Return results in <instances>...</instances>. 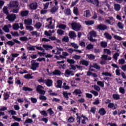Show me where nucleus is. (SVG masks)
Listing matches in <instances>:
<instances>
[{
	"instance_id": "obj_39",
	"label": "nucleus",
	"mask_w": 126,
	"mask_h": 126,
	"mask_svg": "<svg viewBox=\"0 0 126 126\" xmlns=\"http://www.w3.org/2000/svg\"><path fill=\"white\" fill-rule=\"evenodd\" d=\"M72 59H74V60H78L80 59H81V56L80 55H74L72 57Z\"/></svg>"
},
{
	"instance_id": "obj_6",
	"label": "nucleus",
	"mask_w": 126,
	"mask_h": 126,
	"mask_svg": "<svg viewBox=\"0 0 126 126\" xmlns=\"http://www.w3.org/2000/svg\"><path fill=\"white\" fill-rule=\"evenodd\" d=\"M43 89H44V87H43L41 85H38L36 87V91H37V92H38V93H39V94L44 95V94H45V93H46V92L45 91L43 90Z\"/></svg>"
},
{
	"instance_id": "obj_47",
	"label": "nucleus",
	"mask_w": 126,
	"mask_h": 126,
	"mask_svg": "<svg viewBox=\"0 0 126 126\" xmlns=\"http://www.w3.org/2000/svg\"><path fill=\"white\" fill-rule=\"evenodd\" d=\"M38 82H39V83H46V80H44L43 78L41 77L40 78L38 79L37 80Z\"/></svg>"
},
{
	"instance_id": "obj_29",
	"label": "nucleus",
	"mask_w": 126,
	"mask_h": 126,
	"mask_svg": "<svg viewBox=\"0 0 126 126\" xmlns=\"http://www.w3.org/2000/svg\"><path fill=\"white\" fill-rule=\"evenodd\" d=\"M85 17H90L91 16L90 10H87L85 12Z\"/></svg>"
},
{
	"instance_id": "obj_62",
	"label": "nucleus",
	"mask_w": 126,
	"mask_h": 126,
	"mask_svg": "<svg viewBox=\"0 0 126 126\" xmlns=\"http://www.w3.org/2000/svg\"><path fill=\"white\" fill-rule=\"evenodd\" d=\"M94 90H96V91L99 92L100 90V87H99V86H97L96 85H94Z\"/></svg>"
},
{
	"instance_id": "obj_10",
	"label": "nucleus",
	"mask_w": 126,
	"mask_h": 126,
	"mask_svg": "<svg viewBox=\"0 0 126 126\" xmlns=\"http://www.w3.org/2000/svg\"><path fill=\"white\" fill-rule=\"evenodd\" d=\"M69 75H72V76H73V75H74V73H73V71H70L68 69L66 70L65 71V76L66 77H68Z\"/></svg>"
},
{
	"instance_id": "obj_13",
	"label": "nucleus",
	"mask_w": 126,
	"mask_h": 126,
	"mask_svg": "<svg viewBox=\"0 0 126 126\" xmlns=\"http://www.w3.org/2000/svg\"><path fill=\"white\" fill-rule=\"evenodd\" d=\"M45 84L48 87H50V86H52L53 85V81L49 79H46L45 81Z\"/></svg>"
},
{
	"instance_id": "obj_11",
	"label": "nucleus",
	"mask_w": 126,
	"mask_h": 126,
	"mask_svg": "<svg viewBox=\"0 0 126 126\" xmlns=\"http://www.w3.org/2000/svg\"><path fill=\"white\" fill-rule=\"evenodd\" d=\"M88 2H90L93 4H96V6H99V0H86Z\"/></svg>"
},
{
	"instance_id": "obj_51",
	"label": "nucleus",
	"mask_w": 126,
	"mask_h": 126,
	"mask_svg": "<svg viewBox=\"0 0 126 126\" xmlns=\"http://www.w3.org/2000/svg\"><path fill=\"white\" fill-rule=\"evenodd\" d=\"M73 94H76V95H78V94H81V93H82L81 92V91H80L79 89H76L74 90V92L73 93Z\"/></svg>"
},
{
	"instance_id": "obj_48",
	"label": "nucleus",
	"mask_w": 126,
	"mask_h": 126,
	"mask_svg": "<svg viewBox=\"0 0 126 126\" xmlns=\"http://www.w3.org/2000/svg\"><path fill=\"white\" fill-rule=\"evenodd\" d=\"M32 123H33V120L29 118L26 120L25 124H32Z\"/></svg>"
},
{
	"instance_id": "obj_36",
	"label": "nucleus",
	"mask_w": 126,
	"mask_h": 126,
	"mask_svg": "<svg viewBox=\"0 0 126 126\" xmlns=\"http://www.w3.org/2000/svg\"><path fill=\"white\" fill-rule=\"evenodd\" d=\"M70 45L72 48H74V49H78L79 48V46H78L77 44H75V43H70Z\"/></svg>"
},
{
	"instance_id": "obj_19",
	"label": "nucleus",
	"mask_w": 126,
	"mask_h": 126,
	"mask_svg": "<svg viewBox=\"0 0 126 126\" xmlns=\"http://www.w3.org/2000/svg\"><path fill=\"white\" fill-rule=\"evenodd\" d=\"M28 13H29V11H22L21 12V16L24 17V16H27V15H28Z\"/></svg>"
},
{
	"instance_id": "obj_49",
	"label": "nucleus",
	"mask_w": 126,
	"mask_h": 126,
	"mask_svg": "<svg viewBox=\"0 0 126 126\" xmlns=\"http://www.w3.org/2000/svg\"><path fill=\"white\" fill-rule=\"evenodd\" d=\"M11 34H12V35L13 36V37H19V33H18V32H11Z\"/></svg>"
},
{
	"instance_id": "obj_5",
	"label": "nucleus",
	"mask_w": 126,
	"mask_h": 126,
	"mask_svg": "<svg viewBox=\"0 0 126 126\" xmlns=\"http://www.w3.org/2000/svg\"><path fill=\"white\" fill-rule=\"evenodd\" d=\"M96 29H99V30L101 31H105V30L108 29V27L105 24H101L97 25Z\"/></svg>"
},
{
	"instance_id": "obj_42",
	"label": "nucleus",
	"mask_w": 126,
	"mask_h": 126,
	"mask_svg": "<svg viewBox=\"0 0 126 126\" xmlns=\"http://www.w3.org/2000/svg\"><path fill=\"white\" fill-rule=\"evenodd\" d=\"M64 12L66 15H70V14H71V11L69 8H67V9L65 10Z\"/></svg>"
},
{
	"instance_id": "obj_34",
	"label": "nucleus",
	"mask_w": 126,
	"mask_h": 126,
	"mask_svg": "<svg viewBox=\"0 0 126 126\" xmlns=\"http://www.w3.org/2000/svg\"><path fill=\"white\" fill-rule=\"evenodd\" d=\"M13 29L14 30H18L19 29V24L16 23L13 25Z\"/></svg>"
},
{
	"instance_id": "obj_60",
	"label": "nucleus",
	"mask_w": 126,
	"mask_h": 126,
	"mask_svg": "<svg viewBox=\"0 0 126 126\" xmlns=\"http://www.w3.org/2000/svg\"><path fill=\"white\" fill-rule=\"evenodd\" d=\"M12 118L14 120H15L17 122H20L21 121V118H19L16 116H13Z\"/></svg>"
},
{
	"instance_id": "obj_64",
	"label": "nucleus",
	"mask_w": 126,
	"mask_h": 126,
	"mask_svg": "<svg viewBox=\"0 0 126 126\" xmlns=\"http://www.w3.org/2000/svg\"><path fill=\"white\" fill-rule=\"evenodd\" d=\"M94 47V45H93L92 44H89L87 46V49L88 50H91V49H93Z\"/></svg>"
},
{
	"instance_id": "obj_50",
	"label": "nucleus",
	"mask_w": 126,
	"mask_h": 126,
	"mask_svg": "<svg viewBox=\"0 0 126 126\" xmlns=\"http://www.w3.org/2000/svg\"><path fill=\"white\" fill-rule=\"evenodd\" d=\"M119 64H125L126 63V61L124 59L119 60Z\"/></svg>"
},
{
	"instance_id": "obj_61",
	"label": "nucleus",
	"mask_w": 126,
	"mask_h": 126,
	"mask_svg": "<svg viewBox=\"0 0 126 126\" xmlns=\"http://www.w3.org/2000/svg\"><path fill=\"white\" fill-rule=\"evenodd\" d=\"M114 38H115L116 40H118V41H122V40H123V38L118 35H114Z\"/></svg>"
},
{
	"instance_id": "obj_28",
	"label": "nucleus",
	"mask_w": 126,
	"mask_h": 126,
	"mask_svg": "<svg viewBox=\"0 0 126 126\" xmlns=\"http://www.w3.org/2000/svg\"><path fill=\"white\" fill-rule=\"evenodd\" d=\"M32 36H35L36 37H39L40 36V33L37 32V31H33L31 32Z\"/></svg>"
},
{
	"instance_id": "obj_15",
	"label": "nucleus",
	"mask_w": 126,
	"mask_h": 126,
	"mask_svg": "<svg viewBox=\"0 0 126 126\" xmlns=\"http://www.w3.org/2000/svg\"><path fill=\"white\" fill-rule=\"evenodd\" d=\"M80 63L82 64V65H85V66H88V65H89V62L84 60H81L80 61Z\"/></svg>"
},
{
	"instance_id": "obj_24",
	"label": "nucleus",
	"mask_w": 126,
	"mask_h": 126,
	"mask_svg": "<svg viewBox=\"0 0 126 126\" xmlns=\"http://www.w3.org/2000/svg\"><path fill=\"white\" fill-rule=\"evenodd\" d=\"M19 40L22 42H27L29 39L26 36H22L19 38Z\"/></svg>"
},
{
	"instance_id": "obj_40",
	"label": "nucleus",
	"mask_w": 126,
	"mask_h": 126,
	"mask_svg": "<svg viewBox=\"0 0 126 126\" xmlns=\"http://www.w3.org/2000/svg\"><path fill=\"white\" fill-rule=\"evenodd\" d=\"M87 57L88 58V59H89V60H95V55H93V54H90V55H88Z\"/></svg>"
},
{
	"instance_id": "obj_7",
	"label": "nucleus",
	"mask_w": 126,
	"mask_h": 126,
	"mask_svg": "<svg viewBox=\"0 0 126 126\" xmlns=\"http://www.w3.org/2000/svg\"><path fill=\"white\" fill-rule=\"evenodd\" d=\"M109 19H106L104 21L105 23H108L110 25H113L115 24V19L113 17H108Z\"/></svg>"
},
{
	"instance_id": "obj_35",
	"label": "nucleus",
	"mask_w": 126,
	"mask_h": 126,
	"mask_svg": "<svg viewBox=\"0 0 126 126\" xmlns=\"http://www.w3.org/2000/svg\"><path fill=\"white\" fill-rule=\"evenodd\" d=\"M120 56V54L119 53H115V54L113 55V59H115V62L118 61V57Z\"/></svg>"
},
{
	"instance_id": "obj_14",
	"label": "nucleus",
	"mask_w": 126,
	"mask_h": 126,
	"mask_svg": "<svg viewBox=\"0 0 126 126\" xmlns=\"http://www.w3.org/2000/svg\"><path fill=\"white\" fill-rule=\"evenodd\" d=\"M2 12L4 14H6V15H8L9 14V12H8V7L6 6H4L2 9Z\"/></svg>"
},
{
	"instance_id": "obj_1",
	"label": "nucleus",
	"mask_w": 126,
	"mask_h": 126,
	"mask_svg": "<svg viewBox=\"0 0 126 126\" xmlns=\"http://www.w3.org/2000/svg\"><path fill=\"white\" fill-rule=\"evenodd\" d=\"M47 21V28L48 29H55V25H52L53 24V17H50L47 19H46Z\"/></svg>"
},
{
	"instance_id": "obj_30",
	"label": "nucleus",
	"mask_w": 126,
	"mask_h": 126,
	"mask_svg": "<svg viewBox=\"0 0 126 126\" xmlns=\"http://www.w3.org/2000/svg\"><path fill=\"white\" fill-rule=\"evenodd\" d=\"M49 39H50V40H52V41H57V43L61 42L60 39H56V36H50L49 37Z\"/></svg>"
},
{
	"instance_id": "obj_53",
	"label": "nucleus",
	"mask_w": 126,
	"mask_h": 126,
	"mask_svg": "<svg viewBox=\"0 0 126 126\" xmlns=\"http://www.w3.org/2000/svg\"><path fill=\"white\" fill-rule=\"evenodd\" d=\"M67 62L69 63H70L71 64H73V63H75V61L74 60H72V59H67Z\"/></svg>"
},
{
	"instance_id": "obj_58",
	"label": "nucleus",
	"mask_w": 126,
	"mask_h": 126,
	"mask_svg": "<svg viewBox=\"0 0 126 126\" xmlns=\"http://www.w3.org/2000/svg\"><path fill=\"white\" fill-rule=\"evenodd\" d=\"M113 97L115 100H119V99H120V95L114 94L113 95Z\"/></svg>"
},
{
	"instance_id": "obj_57",
	"label": "nucleus",
	"mask_w": 126,
	"mask_h": 126,
	"mask_svg": "<svg viewBox=\"0 0 126 126\" xmlns=\"http://www.w3.org/2000/svg\"><path fill=\"white\" fill-rule=\"evenodd\" d=\"M118 26L120 29H124V24H123V23H122L121 22H118Z\"/></svg>"
},
{
	"instance_id": "obj_18",
	"label": "nucleus",
	"mask_w": 126,
	"mask_h": 126,
	"mask_svg": "<svg viewBox=\"0 0 126 126\" xmlns=\"http://www.w3.org/2000/svg\"><path fill=\"white\" fill-rule=\"evenodd\" d=\"M104 36L106 39H107V40H111L112 38V35L108 32H105L104 33Z\"/></svg>"
},
{
	"instance_id": "obj_17",
	"label": "nucleus",
	"mask_w": 126,
	"mask_h": 126,
	"mask_svg": "<svg viewBox=\"0 0 126 126\" xmlns=\"http://www.w3.org/2000/svg\"><path fill=\"white\" fill-rule=\"evenodd\" d=\"M58 9H59V7H58V6H55L51 8L50 11L53 14H54V13H56V12Z\"/></svg>"
},
{
	"instance_id": "obj_63",
	"label": "nucleus",
	"mask_w": 126,
	"mask_h": 126,
	"mask_svg": "<svg viewBox=\"0 0 126 126\" xmlns=\"http://www.w3.org/2000/svg\"><path fill=\"white\" fill-rule=\"evenodd\" d=\"M6 44L9 45V46H14L15 43L12 41H8L6 42Z\"/></svg>"
},
{
	"instance_id": "obj_43",
	"label": "nucleus",
	"mask_w": 126,
	"mask_h": 126,
	"mask_svg": "<svg viewBox=\"0 0 126 126\" xmlns=\"http://www.w3.org/2000/svg\"><path fill=\"white\" fill-rule=\"evenodd\" d=\"M23 90H24V91H33V89L27 87H23Z\"/></svg>"
},
{
	"instance_id": "obj_38",
	"label": "nucleus",
	"mask_w": 126,
	"mask_h": 126,
	"mask_svg": "<svg viewBox=\"0 0 126 126\" xmlns=\"http://www.w3.org/2000/svg\"><path fill=\"white\" fill-rule=\"evenodd\" d=\"M26 29L29 30V31H33V30H34V28L31 26H26Z\"/></svg>"
},
{
	"instance_id": "obj_56",
	"label": "nucleus",
	"mask_w": 126,
	"mask_h": 126,
	"mask_svg": "<svg viewBox=\"0 0 126 126\" xmlns=\"http://www.w3.org/2000/svg\"><path fill=\"white\" fill-rule=\"evenodd\" d=\"M97 85L101 86V87H104V82H101V81H98L97 82Z\"/></svg>"
},
{
	"instance_id": "obj_31",
	"label": "nucleus",
	"mask_w": 126,
	"mask_h": 126,
	"mask_svg": "<svg viewBox=\"0 0 126 126\" xmlns=\"http://www.w3.org/2000/svg\"><path fill=\"white\" fill-rule=\"evenodd\" d=\"M99 113L101 116H104V115H105V114H106V111H105V109L104 108H101L99 111Z\"/></svg>"
},
{
	"instance_id": "obj_46",
	"label": "nucleus",
	"mask_w": 126,
	"mask_h": 126,
	"mask_svg": "<svg viewBox=\"0 0 126 126\" xmlns=\"http://www.w3.org/2000/svg\"><path fill=\"white\" fill-rule=\"evenodd\" d=\"M69 41V38H68V36H65L63 37V42H65V43H67Z\"/></svg>"
},
{
	"instance_id": "obj_4",
	"label": "nucleus",
	"mask_w": 126,
	"mask_h": 126,
	"mask_svg": "<svg viewBox=\"0 0 126 126\" xmlns=\"http://www.w3.org/2000/svg\"><path fill=\"white\" fill-rule=\"evenodd\" d=\"M6 19H8L9 21L11 22H13L16 19V15L14 14H9L7 15V17H6Z\"/></svg>"
},
{
	"instance_id": "obj_59",
	"label": "nucleus",
	"mask_w": 126,
	"mask_h": 126,
	"mask_svg": "<svg viewBox=\"0 0 126 126\" xmlns=\"http://www.w3.org/2000/svg\"><path fill=\"white\" fill-rule=\"evenodd\" d=\"M36 47L37 46H32L31 45L28 48V49L29 50V51H35L36 50L35 49V48H36Z\"/></svg>"
},
{
	"instance_id": "obj_20",
	"label": "nucleus",
	"mask_w": 126,
	"mask_h": 126,
	"mask_svg": "<svg viewBox=\"0 0 126 126\" xmlns=\"http://www.w3.org/2000/svg\"><path fill=\"white\" fill-rule=\"evenodd\" d=\"M42 47L46 50V51H49V50L53 49V46L50 45H43Z\"/></svg>"
},
{
	"instance_id": "obj_55",
	"label": "nucleus",
	"mask_w": 126,
	"mask_h": 126,
	"mask_svg": "<svg viewBox=\"0 0 126 126\" xmlns=\"http://www.w3.org/2000/svg\"><path fill=\"white\" fill-rule=\"evenodd\" d=\"M102 75H104L105 76H110V77L112 76V74L108 72H103L102 73Z\"/></svg>"
},
{
	"instance_id": "obj_26",
	"label": "nucleus",
	"mask_w": 126,
	"mask_h": 126,
	"mask_svg": "<svg viewBox=\"0 0 126 126\" xmlns=\"http://www.w3.org/2000/svg\"><path fill=\"white\" fill-rule=\"evenodd\" d=\"M58 85L56 86L57 88H62V84H63V81L62 80L57 81Z\"/></svg>"
},
{
	"instance_id": "obj_16",
	"label": "nucleus",
	"mask_w": 126,
	"mask_h": 126,
	"mask_svg": "<svg viewBox=\"0 0 126 126\" xmlns=\"http://www.w3.org/2000/svg\"><path fill=\"white\" fill-rule=\"evenodd\" d=\"M24 23L26 25L30 26L32 25V19H28L24 20Z\"/></svg>"
},
{
	"instance_id": "obj_3",
	"label": "nucleus",
	"mask_w": 126,
	"mask_h": 126,
	"mask_svg": "<svg viewBox=\"0 0 126 126\" xmlns=\"http://www.w3.org/2000/svg\"><path fill=\"white\" fill-rule=\"evenodd\" d=\"M72 29L75 31H79L81 29V25L80 24L76 22H73L71 24Z\"/></svg>"
},
{
	"instance_id": "obj_21",
	"label": "nucleus",
	"mask_w": 126,
	"mask_h": 126,
	"mask_svg": "<svg viewBox=\"0 0 126 126\" xmlns=\"http://www.w3.org/2000/svg\"><path fill=\"white\" fill-rule=\"evenodd\" d=\"M51 75H61V71L55 70L54 72L51 73Z\"/></svg>"
},
{
	"instance_id": "obj_25",
	"label": "nucleus",
	"mask_w": 126,
	"mask_h": 126,
	"mask_svg": "<svg viewBox=\"0 0 126 126\" xmlns=\"http://www.w3.org/2000/svg\"><path fill=\"white\" fill-rule=\"evenodd\" d=\"M114 8L116 11H119L120 9H121V5L119 4H115Z\"/></svg>"
},
{
	"instance_id": "obj_32",
	"label": "nucleus",
	"mask_w": 126,
	"mask_h": 126,
	"mask_svg": "<svg viewBox=\"0 0 126 126\" xmlns=\"http://www.w3.org/2000/svg\"><path fill=\"white\" fill-rule=\"evenodd\" d=\"M108 44L105 41H102L100 43V46L102 47V48H107Z\"/></svg>"
},
{
	"instance_id": "obj_2",
	"label": "nucleus",
	"mask_w": 126,
	"mask_h": 126,
	"mask_svg": "<svg viewBox=\"0 0 126 126\" xmlns=\"http://www.w3.org/2000/svg\"><path fill=\"white\" fill-rule=\"evenodd\" d=\"M90 35H91L90 37H88V40L91 41V42H96L97 39H94L93 37H97V32L94 31H92L90 32Z\"/></svg>"
},
{
	"instance_id": "obj_22",
	"label": "nucleus",
	"mask_w": 126,
	"mask_h": 126,
	"mask_svg": "<svg viewBox=\"0 0 126 126\" xmlns=\"http://www.w3.org/2000/svg\"><path fill=\"white\" fill-rule=\"evenodd\" d=\"M69 36L71 39L76 37V34L74 32H69Z\"/></svg>"
},
{
	"instance_id": "obj_23",
	"label": "nucleus",
	"mask_w": 126,
	"mask_h": 126,
	"mask_svg": "<svg viewBox=\"0 0 126 126\" xmlns=\"http://www.w3.org/2000/svg\"><path fill=\"white\" fill-rule=\"evenodd\" d=\"M85 23L86 25H88V26L93 25V24H94V21L93 20L86 21H85Z\"/></svg>"
},
{
	"instance_id": "obj_12",
	"label": "nucleus",
	"mask_w": 126,
	"mask_h": 126,
	"mask_svg": "<svg viewBox=\"0 0 126 126\" xmlns=\"http://www.w3.org/2000/svg\"><path fill=\"white\" fill-rule=\"evenodd\" d=\"M9 7H18V3L16 1L11 2L9 4Z\"/></svg>"
},
{
	"instance_id": "obj_54",
	"label": "nucleus",
	"mask_w": 126,
	"mask_h": 126,
	"mask_svg": "<svg viewBox=\"0 0 126 126\" xmlns=\"http://www.w3.org/2000/svg\"><path fill=\"white\" fill-rule=\"evenodd\" d=\"M63 94L64 98H65V99L67 100H68V94L65 92H63Z\"/></svg>"
},
{
	"instance_id": "obj_9",
	"label": "nucleus",
	"mask_w": 126,
	"mask_h": 126,
	"mask_svg": "<svg viewBox=\"0 0 126 126\" xmlns=\"http://www.w3.org/2000/svg\"><path fill=\"white\" fill-rule=\"evenodd\" d=\"M30 9L32 10H36L38 8V4L36 2L31 3L29 5Z\"/></svg>"
},
{
	"instance_id": "obj_33",
	"label": "nucleus",
	"mask_w": 126,
	"mask_h": 126,
	"mask_svg": "<svg viewBox=\"0 0 126 126\" xmlns=\"http://www.w3.org/2000/svg\"><path fill=\"white\" fill-rule=\"evenodd\" d=\"M18 10H19V7L13 8L11 10V12L13 13H18Z\"/></svg>"
},
{
	"instance_id": "obj_27",
	"label": "nucleus",
	"mask_w": 126,
	"mask_h": 126,
	"mask_svg": "<svg viewBox=\"0 0 126 126\" xmlns=\"http://www.w3.org/2000/svg\"><path fill=\"white\" fill-rule=\"evenodd\" d=\"M57 27H59L60 29H63V30H65V28H66V25L63 24H60Z\"/></svg>"
},
{
	"instance_id": "obj_41",
	"label": "nucleus",
	"mask_w": 126,
	"mask_h": 126,
	"mask_svg": "<svg viewBox=\"0 0 126 126\" xmlns=\"http://www.w3.org/2000/svg\"><path fill=\"white\" fill-rule=\"evenodd\" d=\"M9 98V93H4V100H7Z\"/></svg>"
},
{
	"instance_id": "obj_37",
	"label": "nucleus",
	"mask_w": 126,
	"mask_h": 126,
	"mask_svg": "<svg viewBox=\"0 0 126 126\" xmlns=\"http://www.w3.org/2000/svg\"><path fill=\"white\" fill-rule=\"evenodd\" d=\"M2 29L6 33H8V32H9V28H8V27L6 25H5Z\"/></svg>"
},
{
	"instance_id": "obj_45",
	"label": "nucleus",
	"mask_w": 126,
	"mask_h": 126,
	"mask_svg": "<svg viewBox=\"0 0 126 126\" xmlns=\"http://www.w3.org/2000/svg\"><path fill=\"white\" fill-rule=\"evenodd\" d=\"M57 33L59 35H60L61 36H62V35H63V34H64V31H63L62 30H57Z\"/></svg>"
},
{
	"instance_id": "obj_44",
	"label": "nucleus",
	"mask_w": 126,
	"mask_h": 126,
	"mask_svg": "<svg viewBox=\"0 0 126 126\" xmlns=\"http://www.w3.org/2000/svg\"><path fill=\"white\" fill-rule=\"evenodd\" d=\"M34 27L37 29H40L42 27V24L40 23H37L34 25Z\"/></svg>"
},
{
	"instance_id": "obj_52",
	"label": "nucleus",
	"mask_w": 126,
	"mask_h": 126,
	"mask_svg": "<svg viewBox=\"0 0 126 126\" xmlns=\"http://www.w3.org/2000/svg\"><path fill=\"white\" fill-rule=\"evenodd\" d=\"M93 67L96 69H100L101 68V67H100V66L98 65L97 63H94Z\"/></svg>"
},
{
	"instance_id": "obj_8",
	"label": "nucleus",
	"mask_w": 126,
	"mask_h": 126,
	"mask_svg": "<svg viewBox=\"0 0 126 126\" xmlns=\"http://www.w3.org/2000/svg\"><path fill=\"white\" fill-rule=\"evenodd\" d=\"M32 63L31 69H32V70H36V69H37V67H39V63L34 62V61H32Z\"/></svg>"
}]
</instances>
